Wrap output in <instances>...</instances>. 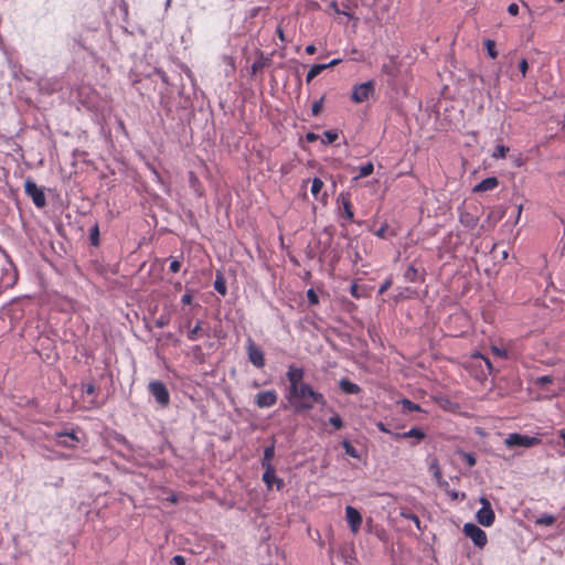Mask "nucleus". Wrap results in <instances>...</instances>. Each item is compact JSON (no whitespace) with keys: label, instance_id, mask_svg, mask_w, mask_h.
I'll return each instance as SVG.
<instances>
[{"label":"nucleus","instance_id":"obj_9","mask_svg":"<svg viewBox=\"0 0 565 565\" xmlns=\"http://www.w3.org/2000/svg\"><path fill=\"white\" fill-rule=\"evenodd\" d=\"M480 502L482 507L478 510L476 514L477 521L479 524L483 526H491L495 519L491 504L489 500L486 498H481Z\"/></svg>","mask_w":565,"mask_h":565},{"label":"nucleus","instance_id":"obj_18","mask_svg":"<svg viewBox=\"0 0 565 565\" xmlns=\"http://www.w3.org/2000/svg\"><path fill=\"white\" fill-rule=\"evenodd\" d=\"M339 387L344 394H359L361 392V387L348 379H341Z\"/></svg>","mask_w":565,"mask_h":565},{"label":"nucleus","instance_id":"obj_8","mask_svg":"<svg viewBox=\"0 0 565 565\" xmlns=\"http://www.w3.org/2000/svg\"><path fill=\"white\" fill-rule=\"evenodd\" d=\"M53 440L56 446L65 449H75L79 444V438L72 431H55Z\"/></svg>","mask_w":565,"mask_h":565},{"label":"nucleus","instance_id":"obj_64","mask_svg":"<svg viewBox=\"0 0 565 565\" xmlns=\"http://www.w3.org/2000/svg\"><path fill=\"white\" fill-rule=\"evenodd\" d=\"M179 288H181V284L180 282H178L177 286H175V289H179Z\"/></svg>","mask_w":565,"mask_h":565},{"label":"nucleus","instance_id":"obj_48","mask_svg":"<svg viewBox=\"0 0 565 565\" xmlns=\"http://www.w3.org/2000/svg\"><path fill=\"white\" fill-rule=\"evenodd\" d=\"M193 300V296L190 290H188L181 298L182 305H191Z\"/></svg>","mask_w":565,"mask_h":565},{"label":"nucleus","instance_id":"obj_53","mask_svg":"<svg viewBox=\"0 0 565 565\" xmlns=\"http://www.w3.org/2000/svg\"><path fill=\"white\" fill-rule=\"evenodd\" d=\"M376 427L382 431V433H385V434H391L393 436L394 433H392L386 426L384 423L382 422H377L376 423Z\"/></svg>","mask_w":565,"mask_h":565},{"label":"nucleus","instance_id":"obj_22","mask_svg":"<svg viewBox=\"0 0 565 565\" xmlns=\"http://www.w3.org/2000/svg\"><path fill=\"white\" fill-rule=\"evenodd\" d=\"M404 276H405V279L411 282H417V281L424 280V276L418 273V269L414 265H411L406 269Z\"/></svg>","mask_w":565,"mask_h":565},{"label":"nucleus","instance_id":"obj_47","mask_svg":"<svg viewBox=\"0 0 565 565\" xmlns=\"http://www.w3.org/2000/svg\"><path fill=\"white\" fill-rule=\"evenodd\" d=\"M462 457H463L465 461L467 462V465L469 467H473L476 465V462H477L476 458H475V456L472 454L463 452Z\"/></svg>","mask_w":565,"mask_h":565},{"label":"nucleus","instance_id":"obj_49","mask_svg":"<svg viewBox=\"0 0 565 565\" xmlns=\"http://www.w3.org/2000/svg\"><path fill=\"white\" fill-rule=\"evenodd\" d=\"M45 205V195L44 192L38 189V209L43 207Z\"/></svg>","mask_w":565,"mask_h":565},{"label":"nucleus","instance_id":"obj_36","mask_svg":"<svg viewBox=\"0 0 565 565\" xmlns=\"http://www.w3.org/2000/svg\"><path fill=\"white\" fill-rule=\"evenodd\" d=\"M20 217L22 221V225L24 227V231L30 239L33 238V228L29 226V223L26 222L24 212L20 209Z\"/></svg>","mask_w":565,"mask_h":565},{"label":"nucleus","instance_id":"obj_30","mask_svg":"<svg viewBox=\"0 0 565 565\" xmlns=\"http://www.w3.org/2000/svg\"><path fill=\"white\" fill-rule=\"evenodd\" d=\"M374 171V166L372 162H367L361 167H359V175L358 178H365L372 174Z\"/></svg>","mask_w":565,"mask_h":565},{"label":"nucleus","instance_id":"obj_32","mask_svg":"<svg viewBox=\"0 0 565 565\" xmlns=\"http://www.w3.org/2000/svg\"><path fill=\"white\" fill-rule=\"evenodd\" d=\"M460 222L467 227H475L477 224V220L469 213H461Z\"/></svg>","mask_w":565,"mask_h":565},{"label":"nucleus","instance_id":"obj_7","mask_svg":"<svg viewBox=\"0 0 565 565\" xmlns=\"http://www.w3.org/2000/svg\"><path fill=\"white\" fill-rule=\"evenodd\" d=\"M246 353L249 362L257 369L265 366V355L262 349L255 343L252 338L246 341Z\"/></svg>","mask_w":565,"mask_h":565},{"label":"nucleus","instance_id":"obj_52","mask_svg":"<svg viewBox=\"0 0 565 565\" xmlns=\"http://www.w3.org/2000/svg\"><path fill=\"white\" fill-rule=\"evenodd\" d=\"M508 12L511 14V15H518L519 14V6L516 3H511L509 7H508Z\"/></svg>","mask_w":565,"mask_h":565},{"label":"nucleus","instance_id":"obj_37","mask_svg":"<svg viewBox=\"0 0 565 565\" xmlns=\"http://www.w3.org/2000/svg\"><path fill=\"white\" fill-rule=\"evenodd\" d=\"M401 515L407 520L413 521L415 523V525L417 526V529H420V521L416 514H414L411 511H402Z\"/></svg>","mask_w":565,"mask_h":565},{"label":"nucleus","instance_id":"obj_35","mask_svg":"<svg viewBox=\"0 0 565 565\" xmlns=\"http://www.w3.org/2000/svg\"><path fill=\"white\" fill-rule=\"evenodd\" d=\"M329 424L337 430L343 428L344 424L339 414H334L329 418Z\"/></svg>","mask_w":565,"mask_h":565},{"label":"nucleus","instance_id":"obj_10","mask_svg":"<svg viewBox=\"0 0 565 565\" xmlns=\"http://www.w3.org/2000/svg\"><path fill=\"white\" fill-rule=\"evenodd\" d=\"M79 103L86 108H93L96 105L97 92L90 85H81L77 88Z\"/></svg>","mask_w":565,"mask_h":565},{"label":"nucleus","instance_id":"obj_51","mask_svg":"<svg viewBox=\"0 0 565 565\" xmlns=\"http://www.w3.org/2000/svg\"><path fill=\"white\" fill-rule=\"evenodd\" d=\"M95 391H96V388H95V385H94V384H90V383H89V384H85V385L83 386V392H84V393H86V394H88V395L94 394V393H95Z\"/></svg>","mask_w":565,"mask_h":565},{"label":"nucleus","instance_id":"obj_6","mask_svg":"<svg viewBox=\"0 0 565 565\" xmlns=\"http://www.w3.org/2000/svg\"><path fill=\"white\" fill-rule=\"evenodd\" d=\"M466 536L471 539L473 544L479 547L483 548L487 545L488 539L487 534L483 530H481L478 525L473 523H466L462 529Z\"/></svg>","mask_w":565,"mask_h":565},{"label":"nucleus","instance_id":"obj_62","mask_svg":"<svg viewBox=\"0 0 565 565\" xmlns=\"http://www.w3.org/2000/svg\"><path fill=\"white\" fill-rule=\"evenodd\" d=\"M377 235H379V236H381V237H383V236H384V230H380V231L377 232Z\"/></svg>","mask_w":565,"mask_h":565},{"label":"nucleus","instance_id":"obj_20","mask_svg":"<svg viewBox=\"0 0 565 565\" xmlns=\"http://www.w3.org/2000/svg\"><path fill=\"white\" fill-rule=\"evenodd\" d=\"M274 457H275V446H274V444H271L270 446H268L264 449V456L262 459L263 469L274 467V465H273Z\"/></svg>","mask_w":565,"mask_h":565},{"label":"nucleus","instance_id":"obj_15","mask_svg":"<svg viewBox=\"0 0 565 565\" xmlns=\"http://www.w3.org/2000/svg\"><path fill=\"white\" fill-rule=\"evenodd\" d=\"M345 518L352 533L356 534L362 525L361 513L355 508L348 505L345 508Z\"/></svg>","mask_w":565,"mask_h":565},{"label":"nucleus","instance_id":"obj_43","mask_svg":"<svg viewBox=\"0 0 565 565\" xmlns=\"http://www.w3.org/2000/svg\"><path fill=\"white\" fill-rule=\"evenodd\" d=\"M307 297H308V300H309L310 305H317L319 302L318 295L315 292L313 289H309L307 291Z\"/></svg>","mask_w":565,"mask_h":565},{"label":"nucleus","instance_id":"obj_60","mask_svg":"<svg viewBox=\"0 0 565 565\" xmlns=\"http://www.w3.org/2000/svg\"><path fill=\"white\" fill-rule=\"evenodd\" d=\"M558 435H559V437L563 439V445H564V447H565V429H561V430L558 431Z\"/></svg>","mask_w":565,"mask_h":565},{"label":"nucleus","instance_id":"obj_1","mask_svg":"<svg viewBox=\"0 0 565 565\" xmlns=\"http://www.w3.org/2000/svg\"><path fill=\"white\" fill-rule=\"evenodd\" d=\"M288 386L285 390V398L295 413L311 411L316 405H326L322 393L316 391L310 384L303 382L305 370L291 364L286 372Z\"/></svg>","mask_w":565,"mask_h":565},{"label":"nucleus","instance_id":"obj_21","mask_svg":"<svg viewBox=\"0 0 565 565\" xmlns=\"http://www.w3.org/2000/svg\"><path fill=\"white\" fill-rule=\"evenodd\" d=\"M269 63H270V58H269V57L264 56V54H263V53H260L259 58H257V60L252 64V74H253V75H256L257 73L262 72V71L264 70V67H266Z\"/></svg>","mask_w":565,"mask_h":565},{"label":"nucleus","instance_id":"obj_42","mask_svg":"<svg viewBox=\"0 0 565 565\" xmlns=\"http://www.w3.org/2000/svg\"><path fill=\"white\" fill-rule=\"evenodd\" d=\"M403 405L405 408H407L408 411H412V412H418L420 409V406L418 404H414L409 399H404Z\"/></svg>","mask_w":565,"mask_h":565},{"label":"nucleus","instance_id":"obj_3","mask_svg":"<svg viewBox=\"0 0 565 565\" xmlns=\"http://www.w3.org/2000/svg\"><path fill=\"white\" fill-rule=\"evenodd\" d=\"M191 319H186L184 323L179 328L180 332L183 329L186 330L188 340L196 341L202 337L210 335V327L203 320H198L194 327H191Z\"/></svg>","mask_w":565,"mask_h":565},{"label":"nucleus","instance_id":"obj_5","mask_svg":"<svg viewBox=\"0 0 565 565\" xmlns=\"http://www.w3.org/2000/svg\"><path fill=\"white\" fill-rule=\"evenodd\" d=\"M148 391L154 397L160 407L166 408L169 406L170 393L164 383L158 380L150 381L148 384Z\"/></svg>","mask_w":565,"mask_h":565},{"label":"nucleus","instance_id":"obj_33","mask_svg":"<svg viewBox=\"0 0 565 565\" xmlns=\"http://www.w3.org/2000/svg\"><path fill=\"white\" fill-rule=\"evenodd\" d=\"M509 148L503 146V145H498L495 148H494V151H493V154L492 157L494 159H503L505 158L507 153L509 152Z\"/></svg>","mask_w":565,"mask_h":565},{"label":"nucleus","instance_id":"obj_13","mask_svg":"<svg viewBox=\"0 0 565 565\" xmlns=\"http://www.w3.org/2000/svg\"><path fill=\"white\" fill-rule=\"evenodd\" d=\"M278 394L275 390L262 391L255 396V404L259 408L271 407L277 403Z\"/></svg>","mask_w":565,"mask_h":565},{"label":"nucleus","instance_id":"obj_23","mask_svg":"<svg viewBox=\"0 0 565 565\" xmlns=\"http://www.w3.org/2000/svg\"><path fill=\"white\" fill-rule=\"evenodd\" d=\"M324 70H326V66H323V64L312 65L307 73L306 82L310 83L313 78H316L318 75H320Z\"/></svg>","mask_w":565,"mask_h":565},{"label":"nucleus","instance_id":"obj_50","mask_svg":"<svg viewBox=\"0 0 565 565\" xmlns=\"http://www.w3.org/2000/svg\"><path fill=\"white\" fill-rule=\"evenodd\" d=\"M330 8L338 14H344V15H350L349 12L344 11V10H340L339 9V6L335 1H332L330 3Z\"/></svg>","mask_w":565,"mask_h":565},{"label":"nucleus","instance_id":"obj_14","mask_svg":"<svg viewBox=\"0 0 565 565\" xmlns=\"http://www.w3.org/2000/svg\"><path fill=\"white\" fill-rule=\"evenodd\" d=\"M263 482L266 484L268 490H271L274 486H276V489L279 491L285 486L284 480L276 476L275 467L264 469Z\"/></svg>","mask_w":565,"mask_h":565},{"label":"nucleus","instance_id":"obj_4","mask_svg":"<svg viewBox=\"0 0 565 565\" xmlns=\"http://www.w3.org/2000/svg\"><path fill=\"white\" fill-rule=\"evenodd\" d=\"M375 94V83L367 81L365 83L356 84L352 88L351 100L354 104H361L369 100Z\"/></svg>","mask_w":565,"mask_h":565},{"label":"nucleus","instance_id":"obj_24","mask_svg":"<svg viewBox=\"0 0 565 565\" xmlns=\"http://www.w3.org/2000/svg\"><path fill=\"white\" fill-rule=\"evenodd\" d=\"M189 183L199 195H202V184L193 171L189 172Z\"/></svg>","mask_w":565,"mask_h":565},{"label":"nucleus","instance_id":"obj_58","mask_svg":"<svg viewBox=\"0 0 565 565\" xmlns=\"http://www.w3.org/2000/svg\"><path fill=\"white\" fill-rule=\"evenodd\" d=\"M317 52V47L313 44H309L306 46V53L312 55Z\"/></svg>","mask_w":565,"mask_h":565},{"label":"nucleus","instance_id":"obj_40","mask_svg":"<svg viewBox=\"0 0 565 565\" xmlns=\"http://www.w3.org/2000/svg\"><path fill=\"white\" fill-rule=\"evenodd\" d=\"M322 107H323V97H321L320 99L316 100L312 104V107H311L312 115L318 116L321 113Z\"/></svg>","mask_w":565,"mask_h":565},{"label":"nucleus","instance_id":"obj_26","mask_svg":"<svg viewBox=\"0 0 565 565\" xmlns=\"http://www.w3.org/2000/svg\"><path fill=\"white\" fill-rule=\"evenodd\" d=\"M556 518L552 514H543L539 519H536L535 524L536 525H544V526H551L555 523Z\"/></svg>","mask_w":565,"mask_h":565},{"label":"nucleus","instance_id":"obj_19","mask_svg":"<svg viewBox=\"0 0 565 565\" xmlns=\"http://www.w3.org/2000/svg\"><path fill=\"white\" fill-rule=\"evenodd\" d=\"M17 278L14 271L4 270L0 278V289L11 288L15 284Z\"/></svg>","mask_w":565,"mask_h":565},{"label":"nucleus","instance_id":"obj_45","mask_svg":"<svg viewBox=\"0 0 565 565\" xmlns=\"http://www.w3.org/2000/svg\"><path fill=\"white\" fill-rule=\"evenodd\" d=\"M519 70L522 74V77L524 78L526 76L527 70H529V63L525 58H522L519 63Z\"/></svg>","mask_w":565,"mask_h":565},{"label":"nucleus","instance_id":"obj_59","mask_svg":"<svg viewBox=\"0 0 565 565\" xmlns=\"http://www.w3.org/2000/svg\"><path fill=\"white\" fill-rule=\"evenodd\" d=\"M276 33H277L278 38L280 39V41H282V42L286 41L284 30L280 26L277 28Z\"/></svg>","mask_w":565,"mask_h":565},{"label":"nucleus","instance_id":"obj_54","mask_svg":"<svg viewBox=\"0 0 565 565\" xmlns=\"http://www.w3.org/2000/svg\"><path fill=\"white\" fill-rule=\"evenodd\" d=\"M172 563L174 565H185V559L183 556L181 555H175L173 558H172Z\"/></svg>","mask_w":565,"mask_h":565},{"label":"nucleus","instance_id":"obj_63","mask_svg":"<svg viewBox=\"0 0 565 565\" xmlns=\"http://www.w3.org/2000/svg\"><path fill=\"white\" fill-rule=\"evenodd\" d=\"M170 501L174 503V502H177V499L174 497H172V498H170Z\"/></svg>","mask_w":565,"mask_h":565},{"label":"nucleus","instance_id":"obj_41","mask_svg":"<svg viewBox=\"0 0 565 565\" xmlns=\"http://www.w3.org/2000/svg\"><path fill=\"white\" fill-rule=\"evenodd\" d=\"M551 383H553V377L550 375H543L535 380V384L541 387L545 386L546 384H551Z\"/></svg>","mask_w":565,"mask_h":565},{"label":"nucleus","instance_id":"obj_11","mask_svg":"<svg viewBox=\"0 0 565 565\" xmlns=\"http://www.w3.org/2000/svg\"><path fill=\"white\" fill-rule=\"evenodd\" d=\"M338 202L340 203L339 212L341 217H343L347 222L354 221V210L350 199V194L340 193L338 196Z\"/></svg>","mask_w":565,"mask_h":565},{"label":"nucleus","instance_id":"obj_25","mask_svg":"<svg viewBox=\"0 0 565 565\" xmlns=\"http://www.w3.org/2000/svg\"><path fill=\"white\" fill-rule=\"evenodd\" d=\"M429 471L433 473L436 480H440L443 477L441 468L437 459H433L429 463Z\"/></svg>","mask_w":565,"mask_h":565},{"label":"nucleus","instance_id":"obj_29","mask_svg":"<svg viewBox=\"0 0 565 565\" xmlns=\"http://www.w3.org/2000/svg\"><path fill=\"white\" fill-rule=\"evenodd\" d=\"M484 47L488 52V55L491 57V58H497L498 57V51L495 49V42L493 40H486L484 41Z\"/></svg>","mask_w":565,"mask_h":565},{"label":"nucleus","instance_id":"obj_44","mask_svg":"<svg viewBox=\"0 0 565 565\" xmlns=\"http://www.w3.org/2000/svg\"><path fill=\"white\" fill-rule=\"evenodd\" d=\"M169 268L172 273H178L181 268V262L178 258H171Z\"/></svg>","mask_w":565,"mask_h":565},{"label":"nucleus","instance_id":"obj_55","mask_svg":"<svg viewBox=\"0 0 565 565\" xmlns=\"http://www.w3.org/2000/svg\"><path fill=\"white\" fill-rule=\"evenodd\" d=\"M318 138H319V136H318V135H316L315 132H308V134L306 135V140H307L308 142H315L316 140H318Z\"/></svg>","mask_w":565,"mask_h":565},{"label":"nucleus","instance_id":"obj_2","mask_svg":"<svg viewBox=\"0 0 565 565\" xmlns=\"http://www.w3.org/2000/svg\"><path fill=\"white\" fill-rule=\"evenodd\" d=\"M540 444L541 439L539 437L521 435L518 433L509 434L504 439V445L510 449L514 447L531 448Z\"/></svg>","mask_w":565,"mask_h":565},{"label":"nucleus","instance_id":"obj_61","mask_svg":"<svg viewBox=\"0 0 565 565\" xmlns=\"http://www.w3.org/2000/svg\"><path fill=\"white\" fill-rule=\"evenodd\" d=\"M161 78L163 82H167L168 76L164 72L161 73Z\"/></svg>","mask_w":565,"mask_h":565},{"label":"nucleus","instance_id":"obj_27","mask_svg":"<svg viewBox=\"0 0 565 565\" xmlns=\"http://www.w3.org/2000/svg\"><path fill=\"white\" fill-rule=\"evenodd\" d=\"M25 193L32 199L35 204V181L32 179H26L24 184Z\"/></svg>","mask_w":565,"mask_h":565},{"label":"nucleus","instance_id":"obj_39","mask_svg":"<svg viewBox=\"0 0 565 565\" xmlns=\"http://www.w3.org/2000/svg\"><path fill=\"white\" fill-rule=\"evenodd\" d=\"M193 356L201 363L205 361L204 353L202 352L201 345H194L191 349Z\"/></svg>","mask_w":565,"mask_h":565},{"label":"nucleus","instance_id":"obj_16","mask_svg":"<svg viewBox=\"0 0 565 565\" xmlns=\"http://www.w3.org/2000/svg\"><path fill=\"white\" fill-rule=\"evenodd\" d=\"M499 185V180L495 177H489L473 186V192L481 193L494 190Z\"/></svg>","mask_w":565,"mask_h":565},{"label":"nucleus","instance_id":"obj_38","mask_svg":"<svg viewBox=\"0 0 565 565\" xmlns=\"http://www.w3.org/2000/svg\"><path fill=\"white\" fill-rule=\"evenodd\" d=\"M214 288L222 296L226 295L227 289H226L225 281L223 280V278H220V277L216 278V280L214 282Z\"/></svg>","mask_w":565,"mask_h":565},{"label":"nucleus","instance_id":"obj_17","mask_svg":"<svg viewBox=\"0 0 565 565\" xmlns=\"http://www.w3.org/2000/svg\"><path fill=\"white\" fill-rule=\"evenodd\" d=\"M323 186H324V183L320 178H313L310 191H311L312 196L316 200H318L322 203H326L327 199H328V194L326 192L321 193V190Z\"/></svg>","mask_w":565,"mask_h":565},{"label":"nucleus","instance_id":"obj_31","mask_svg":"<svg viewBox=\"0 0 565 565\" xmlns=\"http://www.w3.org/2000/svg\"><path fill=\"white\" fill-rule=\"evenodd\" d=\"M339 138V134L337 131H333V130H327L323 132V139H322V142L324 145H331L333 143L334 141H337Z\"/></svg>","mask_w":565,"mask_h":565},{"label":"nucleus","instance_id":"obj_56","mask_svg":"<svg viewBox=\"0 0 565 565\" xmlns=\"http://www.w3.org/2000/svg\"><path fill=\"white\" fill-rule=\"evenodd\" d=\"M341 63V60L340 58H334L332 60L331 62L327 63V64H323V66H326V70L327 68H330V67H333V66H337Z\"/></svg>","mask_w":565,"mask_h":565},{"label":"nucleus","instance_id":"obj_46","mask_svg":"<svg viewBox=\"0 0 565 565\" xmlns=\"http://www.w3.org/2000/svg\"><path fill=\"white\" fill-rule=\"evenodd\" d=\"M476 360L479 362V365L481 366V364H484L488 372L490 373L491 370H492V364L491 362L489 361V359L484 358V356H477Z\"/></svg>","mask_w":565,"mask_h":565},{"label":"nucleus","instance_id":"obj_12","mask_svg":"<svg viewBox=\"0 0 565 565\" xmlns=\"http://www.w3.org/2000/svg\"><path fill=\"white\" fill-rule=\"evenodd\" d=\"M393 438L395 440L411 439V446H416V445L420 444L426 438V434L423 429H420L418 427H414L405 433L393 434Z\"/></svg>","mask_w":565,"mask_h":565},{"label":"nucleus","instance_id":"obj_28","mask_svg":"<svg viewBox=\"0 0 565 565\" xmlns=\"http://www.w3.org/2000/svg\"><path fill=\"white\" fill-rule=\"evenodd\" d=\"M342 447L344 448L345 450V454L351 457V458H355V459H359L360 458V454L358 452V450L352 446V444L348 440H343L342 441Z\"/></svg>","mask_w":565,"mask_h":565},{"label":"nucleus","instance_id":"obj_34","mask_svg":"<svg viewBox=\"0 0 565 565\" xmlns=\"http://www.w3.org/2000/svg\"><path fill=\"white\" fill-rule=\"evenodd\" d=\"M89 239L93 246H98L99 244V228L98 224H95L89 232Z\"/></svg>","mask_w":565,"mask_h":565},{"label":"nucleus","instance_id":"obj_57","mask_svg":"<svg viewBox=\"0 0 565 565\" xmlns=\"http://www.w3.org/2000/svg\"><path fill=\"white\" fill-rule=\"evenodd\" d=\"M392 285V281L391 280H386L382 284L381 288H380V294H383Z\"/></svg>","mask_w":565,"mask_h":565}]
</instances>
